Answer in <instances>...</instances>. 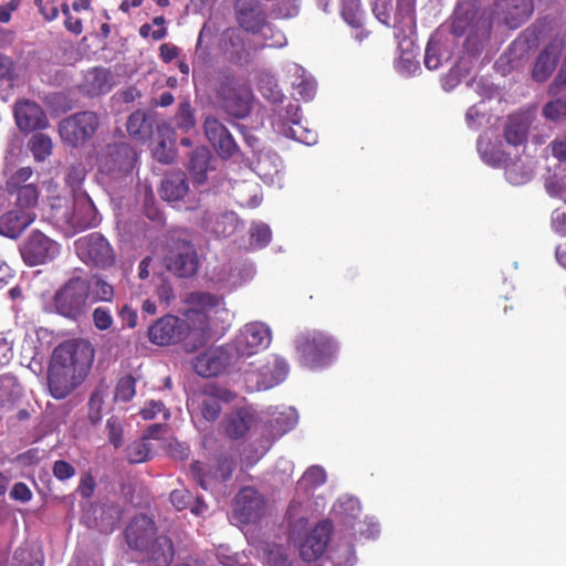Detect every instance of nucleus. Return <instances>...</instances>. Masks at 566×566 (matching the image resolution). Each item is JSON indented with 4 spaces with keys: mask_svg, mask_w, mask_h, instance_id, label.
Instances as JSON below:
<instances>
[{
    "mask_svg": "<svg viewBox=\"0 0 566 566\" xmlns=\"http://www.w3.org/2000/svg\"><path fill=\"white\" fill-rule=\"evenodd\" d=\"M160 413L163 415V419L169 418V411L165 408L164 403L156 400H150L140 410V415L145 420L155 419Z\"/></svg>",
    "mask_w": 566,
    "mask_h": 566,
    "instance_id": "nucleus-53",
    "label": "nucleus"
},
{
    "mask_svg": "<svg viewBox=\"0 0 566 566\" xmlns=\"http://www.w3.org/2000/svg\"><path fill=\"white\" fill-rule=\"evenodd\" d=\"M207 138L222 157H230L235 151V144L227 128L216 118L205 122Z\"/></svg>",
    "mask_w": 566,
    "mask_h": 566,
    "instance_id": "nucleus-22",
    "label": "nucleus"
},
{
    "mask_svg": "<svg viewBox=\"0 0 566 566\" xmlns=\"http://www.w3.org/2000/svg\"><path fill=\"white\" fill-rule=\"evenodd\" d=\"M13 63L10 57L0 54V86L12 81Z\"/></svg>",
    "mask_w": 566,
    "mask_h": 566,
    "instance_id": "nucleus-60",
    "label": "nucleus"
},
{
    "mask_svg": "<svg viewBox=\"0 0 566 566\" xmlns=\"http://www.w3.org/2000/svg\"><path fill=\"white\" fill-rule=\"evenodd\" d=\"M301 107L297 103L290 102L286 106L280 107L274 112L272 118L273 128L280 134V127L282 124L284 126L294 125V122H298L301 119Z\"/></svg>",
    "mask_w": 566,
    "mask_h": 566,
    "instance_id": "nucleus-38",
    "label": "nucleus"
},
{
    "mask_svg": "<svg viewBox=\"0 0 566 566\" xmlns=\"http://www.w3.org/2000/svg\"><path fill=\"white\" fill-rule=\"evenodd\" d=\"M14 118L18 127L24 132L43 129L48 126V119L42 108L29 99L15 104Z\"/></svg>",
    "mask_w": 566,
    "mask_h": 566,
    "instance_id": "nucleus-19",
    "label": "nucleus"
},
{
    "mask_svg": "<svg viewBox=\"0 0 566 566\" xmlns=\"http://www.w3.org/2000/svg\"><path fill=\"white\" fill-rule=\"evenodd\" d=\"M332 534V524L328 521H322L306 534L300 543V556L303 560L311 563L318 559L329 543Z\"/></svg>",
    "mask_w": 566,
    "mask_h": 566,
    "instance_id": "nucleus-17",
    "label": "nucleus"
},
{
    "mask_svg": "<svg viewBox=\"0 0 566 566\" xmlns=\"http://www.w3.org/2000/svg\"><path fill=\"white\" fill-rule=\"evenodd\" d=\"M266 512V502L262 494L250 488V522L261 518Z\"/></svg>",
    "mask_w": 566,
    "mask_h": 566,
    "instance_id": "nucleus-48",
    "label": "nucleus"
},
{
    "mask_svg": "<svg viewBox=\"0 0 566 566\" xmlns=\"http://www.w3.org/2000/svg\"><path fill=\"white\" fill-rule=\"evenodd\" d=\"M20 253L28 265L45 264L59 255L60 244L41 231H32L21 244Z\"/></svg>",
    "mask_w": 566,
    "mask_h": 566,
    "instance_id": "nucleus-11",
    "label": "nucleus"
},
{
    "mask_svg": "<svg viewBox=\"0 0 566 566\" xmlns=\"http://www.w3.org/2000/svg\"><path fill=\"white\" fill-rule=\"evenodd\" d=\"M209 169V150L207 148H197L190 158V171L197 184L206 180V174Z\"/></svg>",
    "mask_w": 566,
    "mask_h": 566,
    "instance_id": "nucleus-39",
    "label": "nucleus"
},
{
    "mask_svg": "<svg viewBox=\"0 0 566 566\" xmlns=\"http://www.w3.org/2000/svg\"><path fill=\"white\" fill-rule=\"evenodd\" d=\"M84 87L91 95L107 93L111 87V74L105 69H93L85 74Z\"/></svg>",
    "mask_w": 566,
    "mask_h": 566,
    "instance_id": "nucleus-30",
    "label": "nucleus"
},
{
    "mask_svg": "<svg viewBox=\"0 0 566 566\" xmlns=\"http://www.w3.org/2000/svg\"><path fill=\"white\" fill-rule=\"evenodd\" d=\"M175 122L185 132L195 126V118L189 103L185 102L179 105Z\"/></svg>",
    "mask_w": 566,
    "mask_h": 566,
    "instance_id": "nucleus-50",
    "label": "nucleus"
},
{
    "mask_svg": "<svg viewBox=\"0 0 566 566\" xmlns=\"http://www.w3.org/2000/svg\"><path fill=\"white\" fill-rule=\"evenodd\" d=\"M250 50H258L265 46L274 48L282 45L281 39L283 38L280 32H276L279 39H274L275 32L272 25L266 20L264 10L260 7H250Z\"/></svg>",
    "mask_w": 566,
    "mask_h": 566,
    "instance_id": "nucleus-12",
    "label": "nucleus"
},
{
    "mask_svg": "<svg viewBox=\"0 0 566 566\" xmlns=\"http://www.w3.org/2000/svg\"><path fill=\"white\" fill-rule=\"evenodd\" d=\"M552 154L559 161H566V136L556 138L551 143Z\"/></svg>",
    "mask_w": 566,
    "mask_h": 566,
    "instance_id": "nucleus-64",
    "label": "nucleus"
},
{
    "mask_svg": "<svg viewBox=\"0 0 566 566\" xmlns=\"http://www.w3.org/2000/svg\"><path fill=\"white\" fill-rule=\"evenodd\" d=\"M291 72L294 77L292 86L295 94L305 102L312 101L316 94V83L314 78L306 75L305 70L297 64L293 65Z\"/></svg>",
    "mask_w": 566,
    "mask_h": 566,
    "instance_id": "nucleus-29",
    "label": "nucleus"
},
{
    "mask_svg": "<svg viewBox=\"0 0 566 566\" xmlns=\"http://www.w3.org/2000/svg\"><path fill=\"white\" fill-rule=\"evenodd\" d=\"M191 471L193 475L197 478L198 482L203 489H209L211 485V479L207 474V468L201 462H196L192 464Z\"/></svg>",
    "mask_w": 566,
    "mask_h": 566,
    "instance_id": "nucleus-63",
    "label": "nucleus"
},
{
    "mask_svg": "<svg viewBox=\"0 0 566 566\" xmlns=\"http://www.w3.org/2000/svg\"><path fill=\"white\" fill-rule=\"evenodd\" d=\"M326 482V472L319 465L310 467L302 475L300 483L306 488L315 489L323 485Z\"/></svg>",
    "mask_w": 566,
    "mask_h": 566,
    "instance_id": "nucleus-44",
    "label": "nucleus"
},
{
    "mask_svg": "<svg viewBox=\"0 0 566 566\" xmlns=\"http://www.w3.org/2000/svg\"><path fill=\"white\" fill-rule=\"evenodd\" d=\"M229 520L233 525L245 533V528L248 527V494L245 490H241L235 496Z\"/></svg>",
    "mask_w": 566,
    "mask_h": 566,
    "instance_id": "nucleus-36",
    "label": "nucleus"
},
{
    "mask_svg": "<svg viewBox=\"0 0 566 566\" xmlns=\"http://www.w3.org/2000/svg\"><path fill=\"white\" fill-rule=\"evenodd\" d=\"M168 271L180 277H189L198 270V255L195 248L187 242H178L165 259Z\"/></svg>",
    "mask_w": 566,
    "mask_h": 566,
    "instance_id": "nucleus-16",
    "label": "nucleus"
},
{
    "mask_svg": "<svg viewBox=\"0 0 566 566\" xmlns=\"http://www.w3.org/2000/svg\"><path fill=\"white\" fill-rule=\"evenodd\" d=\"M424 65L429 70H437L441 65L440 49L432 41H429L426 48Z\"/></svg>",
    "mask_w": 566,
    "mask_h": 566,
    "instance_id": "nucleus-55",
    "label": "nucleus"
},
{
    "mask_svg": "<svg viewBox=\"0 0 566 566\" xmlns=\"http://www.w3.org/2000/svg\"><path fill=\"white\" fill-rule=\"evenodd\" d=\"M230 364V356L220 348L210 349L199 355L193 364L195 371L202 377H214Z\"/></svg>",
    "mask_w": 566,
    "mask_h": 566,
    "instance_id": "nucleus-21",
    "label": "nucleus"
},
{
    "mask_svg": "<svg viewBox=\"0 0 566 566\" xmlns=\"http://www.w3.org/2000/svg\"><path fill=\"white\" fill-rule=\"evenodd\" d=\"M565 50V41L560 36L553 38L538 53L532 70V77L536 82L547 81L555 71Z\"/></svg>",
    "mask_w": 566,
    "mask_h": 566,
    "instance_id": "nucleus-15",
    "label": "nucleus"
},
{
    "mask_svg": "<svg viewBox=\"0 0 566 566\" xmlns=\"http://www.w3.org/2000/svg\"><path fill=\"white\" fill-rule=\"evenodd\" d=\"M74 245L80 260L90 266L105 270L115 263L114 249L108 240L98 232L78 238Z\"/></svg>",
    "mask_w": 566,
    "mask_h": 566,
    "instance_id": "nucleus-7",
    "label": "nucleus"
},
{
    "mask_svg": "<svg viewBox=\"0 0 566 566\" xmlns=\"http://www.w3.org/2000/svg\"><path fill=\"white\" fill-rule=\"evenodd\" d=\"M151 447L149 442L144 439L135 441L128 446L127 457L133 463H142L150 459Z\"/></svg>",
    "mask_w": 566,
    "mask_h": 566,
    "instance_id": "nucleus-43",
    "label": "nucleus"
},
{
    "mask_svg": "<svg viewBox=\"0 0 566 566\" xmlns=\"http://www.w3.org/2000/svg\"><path fill=\"white\" fill-rule=\"evenodd\" d=\"M83 277H74L67 281L54 296V306L59 314L76 319L87 312L90 302L85 294Z\"/></svg>",
    "mask_w": 566,
    "mask_h": 566,
    "instance_id": "nucleus-8",
    "label": "nucleus"
},
{
    "mask_svg": "<svg viewBox=\"0 0 566 566\" xmlns=\"http://www.w3.org/2000/svg\"><path fill=\"white\" fill-rule=\"evenodd\" d=\"M256 90L270 103L279 104L283 101V93L276 80L269 73H260L256 77Z\"/></svg>",
    "mask_w": 566,
    "mask_h": 566,
    "instance_id": "nucleus-33",
    "label": "nucleus"
},
{
    "mask_svg": "<svg viewBox=\"0 0 566 566\" xmlns=\"http://www.w3.org/2000/svg\"><path fill=\"white\" fill-rule=\"evenodd\" d=\"M53 474L59 480H66L75 474V470L69 462L60 460L53 465Z\"/></svg>",
    "mask_w": 566,
    "mask_h": 566,
    "instance_id": "nucleus-61",
    "label": "nucleus"
},
{
    "mask_svg": "<svg viewBox=\"0 0 566 566\" xmlns=\"http://www.w3.org/2000/svg\"><path fill=\"white\" fill-rule=\"evenodd\" d=\"M146 116L143 112L133 113L127 120V130L132 136H142L145 132Z\"/></svg>",
    "mask_w": 566,
    "mask_h": 566,
    "instance_id": "nucleus-57",
    "label": "nucleus"
},
{
    "mask_svg": "<svg viewBox=\"0 0 566 566\" xmlns=\"http://www.w3.org/2000/svg\"><path fill=\"white\" fill-rule=\"evenodd\" d=\"M250 382L256 391L269 390L282 384L289 373L287 361L277 354H269L264 358L250 361Z\"/></svg>",
    "mask_w": 566,
    "mask_h": 566,
    "instance_id": "nucleus-6",
    "label": "nucleus"
},
{
    "mask_svg": "<svg viewBox=\"0 0 566 566\" xmlns=\"http://www.w3.org/2000/svg\"><path fill=\"white\" fill-rule=\"evenodd\" d=\"M32 176V169L30 167H22L18 169L7 181L8 191L13 193V189L23 187Z\"/></svg>",
    "mask_w": 566,
    "mask_h": 566,
    "instance_id": "nucleus-54",
    "label": "nucleus"
},
{
    "mask_svg": "<svg viewBox=\"0 0 566 566\" xmlns=\"http://www.w3.org/2000/svg\"><path fill=\"white\" fill-rule=\"evenodd\" d=\"M281 158L272 149L254 150L253 158L250 159V169L265 184H273L281 168Z\"/></svg>",
    "mask_w": 566,
    "mask_h": 566,
    "instance_id": "nucleus-20",
    "label": "nucleus"
},
{
    "mask_svg": "<svg viewBox=\"0 0 566 566\" xmlns=\"http://www.w3.org/2000/svg\"><path fill=\"white\" fill-rule=\"evenodd\" d=\"M96 526L102 532H109L120 517V511L116 506L99 505L93 509Z\"/></svg>",
    "mask_w": 566,
    "mask_h": 566,
    "instance_id": "nucleus-37",
    "label": "nucleus"
},
{
    "mask_svg": "<svg viewBox=\"0 0 566 566\" xmlns=\"http://www.w3.org/2000/svg\"><path fill=\"white\" fill-rule=\"evenodd\" d=\"M235 10L239 27L228 29L223 34V40L226 44L231 46L232 52L239 55L245 50V40L248 36V13L243 8V3L240 4L238 2Z\"/></svg>",
    "mask_w": 566,
    "mask_h": 566,
    "instance_id": "nucleus-25",
    "label": "nucleus"
},
{
    "mask_svg": "<svg viewBox=\"0 0 566 566\" xmlns=\"http://www.w3.org/2000/svg\"><path fill=\"white\" fill-rule=\"evenodd\" d=\"M98 124L99 120L95 113L81 112L60 123V136L64 143L77 146L93 137Z\"/></svg>",
    "mask_w": 566,
    "mask_h": 566,
    "instance_id": "nucleus-10",
    "label": "nucleus"
},
{
    "mask_svg": "<svg viewBox=\"0 0 566 566\" xmlns=\"http://www.w3.org/2000/svg\"><path fill=\"white\" fill-rule=\"evenodd\" d=\"M298 364L311 370L329 366L337 356L338 343L328 333L312 329L300 334L294 340Z\"/></svg>",
    "mask_w": 566,
    "mask_h": 566,
    "instance_id": "nucleus-4",
    "label": "nucleus"
},
{
    "mask_svg": "<svg viewBox=\"0 0 566 566\" xmlns=\"http://www.w3.org/2000/svg\"><path fill=\"white\" fill-rule=\"evenodd\" d=\"M343 19L353 28H360L363 25L361 12L358 6L344 4L342 9Z\"/></svg>",
    "mask_w": 566,
    "mask_h": 566,
    "instance_id": "nucleus-58",
    "label": "nucleus"
},
{
    "mask_svg": "<svg viewBox=\"0 0 566 566\" xmlns=\"http://www.w3.org/2000/svg\"><path fill=\"white\" fill-rule=\"evenodd\" d=\"M543 115L554 122L560 120L566 116V97L556 98L548 102L543 107Z\"/></svg>",
    "mask_w": 566,
    "mask_h": 566,
    "instance_id": "nucleus-49",
    "label": "nucleus"
},
{
    "mask_svg": "<svg viewBox=\"0 0 566 566\" xmlns=\"http://www.w3.org/2000/svg\"><path fill=\"white\" fill-rule=\"evenodd\" d=\"M272 240V231L264 222H253L250 226V251L260 250L269 245Z\"/></svg>",
    "mask_w": 566,
    "mask_h": 566,
    "instance_id": "nucleus-40",
    "label": "nucleus"
},
{
    "mask_svg": "<svg viewBox=\"0 0 566 566\" xmlns=\"http://www.w3.org/2000/svg\"><path fill=\"white\" fill-rule=\"evenodd\" d=\"M189 192L185 172L174 171L165 176L159 189L160 197L170 203L182 201Z\"/></svg>",
    "mask_w": 566,
    "mask_h": 566,
    "instance_id": "nucleus-24",
    "label": "nucleus"
},
{
    "mask_svg": "<svg viewBox=\"0 0 566 566\" xmlns=\"http://www.w3.org/2000/svg\"><path fill=\"white\" fill-rule=\"evenodd\" d=\"M93 322L97 329L106 331L113 325L111 311L105 307H96L93 312Z\"/></svg>",
    "mask_w": 566,
    "mask_h": 566,
    "instance_id": "nucleus-56",
    "label": "nucleus"
},
{
    "mask_svg": "<svg viewBox=\"0 0 566 566\" xmlns=\"http://www.w3.org/2000/svg\"><path fill=\"white\" fill-rule=\"evenodd\" d=\"M118 315L124 325L134 328L137 325V312L129 305L125 304L120 307Z\"/></svg>",
    "mask_w": 566,
    "mask_h": 566,
    "instance_id": "nucleus-62",
    "label": "nucleus"
},
{
    "mask_svg": "<svg viewBox=\"0 0 566 566\" xmlns=\"http://www.w3.org/2000/svg\"><path fill=\"white\" fill-rule=\"evenodd\" d=\"M192 337L187 319H180L172 315H167L158 319L149 328V339L157 345H169L184 338Z\"/></svg>",
    "mask_w": 566,
    "mask_h": 566,
    "instance_id": "nucleus-13",
    "label": "nucleus"
},
{
    "mask_svg": "<svg viewBox=\"0 0 566 566\" xmlns=\"http://www.w3.org/2000/svg\"><path fill=\"white\" fill-rule=\"evenodd\" d=\"M533 0H509L504 15L505 23L510 28H517L533 13Z\"/></svg>",
    "mask_w": 566,
    "mask_h": 566,
    "instance_id": "nucleus-28",
    "label": "nucleus"
},
{
    "mask_svg": "<svg viewBox=\"0 0 566 566\" xmlns=\"http://www.w3.org/2000/svg\"><path fill=\"white\" fill-rule=\"evenodd\" d=\"M86 176V169L82 164L72 165L65 177L66 185L72 189V193L83 191L81 185L83 184Z\"/></svg>",
    "mask_w": 566,
    "mask_h": 566,
    "instance_id": "nucleus-45",
    "label": "nucleus"
},
{
    "mask_svg": "<svg viewBox=\"0 0 566 566\" xmlns=\"http://www.w3.org/2000/svg\"><path fill=\"white\" fill-rule=\"evenodd\" d=\"M62 217L65 222L76 230L95 227L99 222L98 212L85 191L73 195L72 211H64Z\"/></svg>",
    "mask_w": 566,
    "mask_h": 566,
    "instance_id": "nucleus-14",
    "label": "nucleus"
},
{
    "mask_svg": "<svg viewBox=\"0 0 566 566\" xmlns=\"http://www.w3.org/2000/svg\"><path fill=\"white\" fill-rule=\"evenodd\" d=\"M474 15L475 11L471 6H458L451 18V33L457 38L464 35L470 28Z\"/></svg>",
    "mask_w": 566,
    "mask_h": 566,
    "instance_id": "nucleus-35",
    "label": "nucleus"
},
{
    "mask_svg": "<svg viewBox=\"0 0 566 566\" xmlns=\"http://www.w3.org/2000/svg\"><path fill=\"white\" fill-rule=\"evenodd\" d=\"M200 415L207 421H213L220 413V405L217 398L210 396H203L198 402Z\"/></svg>",
    "mask_w": 566,
    "mask_h": 566,
    "instance_id": "nucleus-46",
    "label": "nucleus"
},
{
    "mask_svg": "<svg viewBox=\"0 0 566 566\" xmlns=\"http://www.w3.org/2000/svg\"><path fill=\"white\" fill-rule=\"evenodd\" d=\"M34 219L35 213L32 210H10L0 217V234L15 239Z\"/></svg>",
    "mask_w": 566,
    "mask_h": 566,
    "instance_id": "nucleus-23",
    "label": "nucleus"
},
{
    "mask_svg": "<svg viewBox=\"0 0 566 566\" xmlns=\"http://www.w3.org/2000/svg\"><path fill=\"white\" fill-rule=\"evenodd\" d=\"M224 429L229 438L240 439L248 432V410L245 406L231 412L226 421Z\"/></svg>",
    "mask_w": 566,
    "mask_h": 566,
    "instance_id": "nucleus-32",
    "label": "nucleus"
},
{
    "mask_svg": "<svg viewBox=\"0 0 566 566\" xmlns=\"http://www.w3.org/2000/svg\"><path fill=\"white\" fill-rule=\"evenodd\" d=\"M296 423L295 410L292 408L280 411L270 407L264 418L254 419L250 413V431L253 442L250 446V465L262 459L276 439L289 432Z\"/></svg>",
    "mask_w": 566,
    "mask_h": 566,
    "instance_id": "nucleus-2",
    "label": "nucleus"
},
{
    "mask_svg": "<svg viewBox=\"0 0 566 566\" xmlns=\"http://www.w3.org/2000/svg\"><path fill=\"white\" fill-rule=\"evenodd\" d=\"M137 159L136 151L127 144H114L98 155V171L113 179L122 178L130 172Z\"/></svg>",
    "mask_w": 566,
    "mask_h": 566,
    "instance_id": "nucleus-9",
    "label": "nucleus"
},
{
    "mask_svg": "<svg viewBox=\"0 0 566 566\" xmlns=\"http://www.w3.org/2000/svg\"><path fill=\"white\" fill-rule=\"evenodd\" d=\"M106 429L109 442L118 448L123 444V426L118 418L112 417L107 420Z\"/></svg>",
    "mask_w": 566,
    "mask_h": 566,
    "instance_id": "nucleus-52",
    "label": "nucleus"
},
{
    "mask_svg": "<svg viewBox=\"0 0 566 566\" xmlns=\"http://www.w3.org/2000/svg\"><path fill=\"white\" fill-rule=\"evenodd\" d=\"M15 559L20 566H42V557L39 552L31 556L27 551L20 549L15 552Z\"/></svg>",
    "mask_w": 566,
    "mask_h": 566,
    "instance_id": "nucleus-59",
    "label": "nucleus"
},
{
    "mask_svg": "<svg viewBox=\"0 0 566 566\" xmlns=\"http://www.w3.org/2000/svg\"><path fill=\"white\" fill-rule=\"evenodd\" d=\"M272 343V331L262 322L250 323V356L266 349Z\"/></svg>",
    "mask_w": 566,
    "mask_h": 566,
    "instance_id": "nucleus-31",
    "label": "nucleus"
},
{
    "mask_svg": "<svg viewBox=\"0 0 566 566\" xmlns=\"http://www.w3.org/2000/svg\"><path fill=\"white\" fill-rule=\"evenodd\" d=\"M31 151L38 161H44L52 153V140L44 134H34L30 139Z\"/></svg>",
    "mask_w": 566,
    "mask_h": 566,
    "instance_id": "nucleus-42",
    "label": "nucleus"
},
{
    "mask_svg": "<svg viewBox=\"0 0 566 566\" xmlns=\"http://www.w3.org/2000/svg\"><path fill=\"white\" fill-rule=\"evenodd\" d=\"M530 124L522 115H511L504 127V138L512 146H520L527 139Z\"/></svg>",
    "mask_w": 566,
    "mask_h": 566,
    "instance_id": "nucleus-27",
    "label": "nucleus"
},
{
    "mask_svg": "<svg viewBox=\"0 0 566 566\" xmlns=\"http://www.w3.org/2000/svg\"><path fill=\"white\" fill-rule=\"evenodd\" d=\"M17 192V206L20 210H31L38 203L39 191L33 184L13 189Z\"/></svg>",
    "mask_w": 566,
    "mask_h": 566,
    "instance_id": "nucleus-41",
    "label": "nucleus"
},
{
    "mask_svg": "<svg viewBox=\"0 0 566 566\" xmlns=\"http://www.w3.org/2000/svg\"><path fill=\"white\" fill-rule=\"evenodd\" d=\"M187 302L189 308L186 312L187 324L193 339L202 342L208 331L209 314L218 312L222 307L221 298L206 292L191 293Z\"/></svg>",
    "mask_w": 566,
    "mask_h": 566,
    "instance_id": "nucleus-5",
    "label": "nucleus"
},
{
    "mask_svg": "<svg viewBox=\"0 0 566 566\" xmlns=\"http://www.w3.org/2000/svg\"><path fill=\"white\" fill-rule=\"evenodd\" d=\"M136 394L135 379L132 376H126L119 379L115 389V400L126 402L130 400Z\"/></svg>",
    "mask_w": 566,
    "mask_h": 566,
    "instance_id": "nucleus-47",
    "label": "nucleus"
},
{
    "mask_svg": "<svg viewBox=\"0 0 566 566\" xmlns=\"http://www.w3.org/2000/svg\"><path fill=\"white\" fill-rule=\"evenodd\" d=\"M94 350L85 340H70L59 345L52 355L48 386L55 399L69 396L86 377Z\"/></svg>",
    "mask_w": 566,
    "mask_h": 566,
    "instance_id": "nucleus-1",
    "label": "nucleus"
},
{
    "mask_svg": "<svg viewBox=\"0 0 566 566\" xmlns=\"http://www.w3.org/2000/svg\"><path fill=\"white\" fill-rule=\"evenodd\" d=\"M125 537L132 549L146 554L147 566H168L172 560L170 541L160 536L155 538V525L146 515L135 516L126 528Z\"/></svg>",
    "mask_w": 566,
    "mask_h": 566,
    "instance_id": "nucleus-3",
    "label": "nucleus"
},
{
    "mask_svg": "<svg viewBox=\"0 0 566 566\" xmlns=\"http://www.w3.org/2000/svg\"><path fill=\"white\" fill-rule=\"evenodd\" d=\"M247 94L244 83L233 77L227 78L219 90L224 109L239 118L248 115Z\"/></svg>",
    "mask_w": 566,
    "mask_h": 566,
    "instance_id": "nucleus-18",
    "label": "nucleus"
},
{
    "mask_svg": "<svg viewBox=\"0 0 566 566\" xmlns=\"http://www.w3.org/2000/svg\"><path fill=\"white\" fill-rule=\"evenodd\" d=\"M280 135L294 139L304 145L311 146L317 142V133L311 128L305 127L302 120L294 122V125L280 127Z\"/></svg>",
    "mask_w": 566,
    "mask_h": 566,
    "instance_id": "nucleus-34",
    "label": "nucleus"
},
{
    "mask_svg": "<svg viewBox=\"0 0 566 566\" xmlns=\"http://www.w3.org/2000/svg\"><path fill=\"white\" fill-rule=\"evenodd\" d=\"M84 286H86V296L90 306L97 302H112L114 300V287L106 282L102 276L93 275L90 279H84Z\"/></svg>",
    "mask_w": 566,
    "mask_h": 566,
    "instance_id": "nucleus-26",
    "label": "nucleus"
},
{
    "mask_svg": "<svg viewBox=\"0 0 566 566\" xmlns=\"http://www.w3.org/2000/svg\"><path fill=\"white\" fill-rule=\"evenodd\" d=\"M154 157L161 163L168 164L175 157L172 139H163L153 150Z\"/></svg>",
    "mask_w": 566,
    "mask_h": 566,
    "instance_id": "nucleus-51",
    "label": "nucleus"
}]
</instances>
